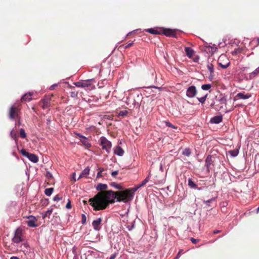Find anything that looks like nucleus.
<instances>
[{"label": "nucleus", "mask_w": 259, "mask_h": 259, "mask_svg": "<svg viewBox=\"0 0 259 259\" xmlns=\"http://www.w3.org/2000/svg\"><path fill=\"white\" fill-rule=\"evenodd\" d=\"M140 188L138 185L133 188L122 191L114 192L110 190L101 194H98V210L106 208L109 203H113L115 199L117 201L124 202L131 200L135 192Z\"/></svg>", "instance_id": "f257e3e1"}, {"label": "nucleus", "mask_w": 259, "mask_h": 259, "mask_svg": "<svg viewBox=\"0 0 259 259\" xmlns=\"http://www.w3.org/2000/svg\"><path fill=\"white\" fill-rule=\"evenodd\" d=\"M21 108L19 104H14L10 107L9 110L8 115L11 120L19 118L20 116Z\"/></svg>", "instance_id": "f03ea898"}, {"label": "nucleus", "mask_w": 259, "mask_h": 259, "mask_svg": "<svg viewBox=\"0 0 259 259\" xmlns=\"http://www.w3.org/2000/svg\"><path fill=\"white\" fill-rule=\"evenodd\" d=\"M100 145L102 149L105 150L107 153H109L111 148V143L105 137H102L100 138Z\"/></svg>", "instance_id": "7ed1b4c3"}, {"label": "nucleus", "mask_w": 259, "mask_h": 259, "mask_svg": "<svg viewBox=\"0 0 259 259\" xmlns=\"http://www.w3.org/2000/svg\"><path fill=\"white\" fill-rule=\"evenodd\" d=\"M218 63L222 68L226 69L230 65V62L226 55H222L218 59Z\"/></svg>", "instance_id": "20e7f679"}, {"label": "nucleus", "mask_w": 259, "mask_h": 259, "mask_svg": "<svg viewBox=\"0 0 259 259\" xmlns=\"http://www.w3.org/2000/svg\"><path fill=\"white\" fill-rule=\"evenodd\" d=\"M22 230L20 228H17L15 232V235L12 239L13 242L16 243H19L23 241Z\"/></svg>", "instance_id": "39448f33"}, {"label": "nucleus", "mask_w": 259, "mask_h": 259, "mask_svg": "<svg viewBox=\"0 0 259 259\" xmlns=\"http://www.w3.org/2000/svg\"><path fill=\"white\" fill-rule=\"evenodd\" d=\"M53 96V95L51 96H46L44 99L41 100L39 103V105L41 106L44 109L48 108L50 106L51 101Z\"/></svg>", "instance_id": "423d86ee"}, {"label": "nucleus", "mask_w": 259, "mask_h": 259, "mask_svg": "<svg viewBox=\"0 0 259 259\" xmlns=\"http://www.w3.org/2000/svg\"><path fill=\"white\" fill-rule=\"evenodd\" d=\"M20 152L24 156L27 157L32 162L36 163L38 161V157L35 154L30 153L24 149H22Z\"/></svg>", "instance_id": "0eeeda50"}, {"label": "nucleus", "mask_w": 259, "mask_h": 259, "mask_svg": "<svg viewBox=\"0 0 259 259\" xmlns=\"http://www.w3.org/2000/svg\"><path fill=\"white\" fill-rule=\"evenodd\" d=\"M82 202L84 204H88V203L94 208V210L95 211L97 210V194H96L94 197L89 199V201L83 200Z\"/></svg>", "instance_id": "6e6552de"}, {"label": "nucleus", "mask_w": 259, "mask_h": 259, "mask_svg": "<svg viewBox=\"0 0 259 259\" xmlns=\"http://www.w3.org/2000/svg\"><path fill=\"white\" fill-rule=\"evenodd\" d=\"M197 94V90L194 85L189 87L186 90V96L188 98H193Z\"/></svg>", "instance_id": "1a4fd4ad"}, {"label": "nucleus", "mask_w": 259, "mask_h": 259, "mask_svg": "<svg viewBox=\"0 0 259 259\" xmlns=\"http://www.w3.org/2000/svg\"><path fill=\"white\" fill-rule=\"evenodd\" d=\"M29 220L27 222V224L29 227H36L38 225L36 224L37 222L36 218L33 215H29L27 217Z\"/></svg>", "instance_id": "9d476101"}, {"label": "nucleus", "mask_w": 259, "mask_h": 259, "mask_svg": "<svg viewBox=\"0 0 259 259\" xmlns=\"http://www.w3.org/2000/svg\"><path fill=\"white\" fill-rule=\"evenodd\" d=\"M251 97V95L249 94H245V93H238L236 96L234 98V101H236L238 99H247Z\"/></svg>", "instance_id": "9b49d317"}, {"label": "nucleus", "mask_w": 259, "mask_h": 259, "mask_svg": "<svg viewBox=\"0 0 259 259\" xmlns=\"http://www.w3.org/2000/svg\"><path fill=\"white\" fill-rule=\"evenodd\" d=\"M91 80H88L84 81H78L75 82L74 84H75V86L77 87H87L89 88V89H90V87H91V85L90 83H89V82H90Z\"/></svg>", "instance_id": "f8f14e48"}, {"label": "nucleus", "mask_w": 259, "mask_h": 259, "mask_svg": "<svg viewBox=\"0 0 259 259\" xmlns=\"http://www.w3.org/2000/svg\"><path fill=\"white\" fill-rule=\"evenodd\" d=\"M205 166L206 168V170L207 172H209L210 165L213 163V161L212 160V156H211V155L207 156L205 159Z\"/></svg>", "instance_id": "ddd939ff"}, {"label": "nucleus", "mask_w": 259, "mask_h": 259, "mask_svg": "<svg viewBox=\"0 0 259 259\" xmlns=\"http://www.w3.org/2000/svg\"><path fill=\"white\" fill-rule=\"evenodd\" d=\"M33 93L29 92L24 94L21 98V102H29L32 100V96Z\"/></svg>", "instance_id": "4468645a"}, {"label": "nucleus", "mask_w": 259, "mask_h": 259, "mask_svg": "<svg viewBox=\"0 0 259 259\" xmlns=\"http://www.w3.org/2000/svg\"><path fill=\"white\" fill-rule=\"evenodd\" d=\"M77 136L80 138V141L82 145H84L86 147H89L91 146V144L89 143V140L87 138L80 134H78Z\"/></svg>", "instance_id": "2eb2a0df"}, {"label": "nucleus", "mask_w": 259, "mask_h": 259, "mask_svg": "<svg viewBox=\"0 0 259 259\" xmlns=\"http://www.w3.org/2000/svg\"><path fill=\"white\" fill-rule=\"evenodd\" d=\"M207 68L208 69V70L210 72V75H209V78L210 79H212L213 77V76H214V68H213V66L212 65V64H210V63H208L207 65Z\"/></svg>", "instance_id": "dca6fc26"}, {"label": "nucleus", "mask_w": 259, "mask_h": 259, "mask_svg": "<svg viewBox=\"0 0 259 259\" xmlns=\"http://www.w3.org/2000/svg\"><path fill=\"white\" fill-rule=\"evenodd\" d=\"M185 51L187 57H189V58H191L194 54V50L189 47H186L185 48Z\"/></svg>", "instance_id": "f3484780"}, {"label": "nucleus", "mask_w": 259, "mask_h": 259, "mask_svg": "<svg viewBox=\"0 0 259 259\" xmlns=\"http://www.w3.org/2000/svg\"><path fill=\"white\" fill-rule=\"evenodd\" d=\"M114 152L115 154L120 156H122L124 154L123 150L119 146H117L115 147V148L114 150Z\"/></svg>", "instance_id": "a211bd4d"}, {"label": "nucleus", "mask_w": 259, "mask_h": 259, "mask_svg": "<svg viewBox=\"0 0 259 259\" xmlns=\"http://www.w3.org/2000/svg\"><path fill=\"white\" fill-rule=\"evenodd\" d=\"M107 188V186L106 184H98V190H101V192H98V194H101L103 192H107L108 191H104Z\"/></svg>", "instance_id": "6ab92c4d"}, {"label": "nucleus", "mask_w": 259, "mask_h": 259, "mask_svg": "<svg viewBox=\"0 0 259 259\" xmlns=\"http://www.w3.org/2000/svg\"><path fill=\"white\" fill-rule=\"evenodd\" d=\"M222 121V117L221 116H216L212 118L210 122L213 123H219Z\"/></svg>", "instance_id": "aec40b11"}, {"label": "nucleus", "mask_w": 259, "mask_h": 259, "mask_svg": "<svg viewBox=\"0 0 259 259\" xmlns=\"http://www.w3.org/2000/svg\"><path fill=\"white\" fill-rule=\"evenodd\" d=\"M89 171L90 169H89L88 168H85L80 174L78 180L81 178L86 177L89 174Z\"/></svg>", "instance_id": "412c9836"}, {"label": "nucleus", "mask_w": 259, "mask_h": 259, "mask_svg": "<svg viewBox=\"0 0 259 259\" xmlns=\"http://www.w3.org/2000/svg\"><path fill=\"white\" fill-rule=\"evenodd\" d=\"M174 31L171 29H166L164 30V34L167 36H171L174 35Z\"/></svg>", "instance_id": "4be33fe9"}, {"label": "nucleus", "mask_w": 259, "mask_h": 259, "mask_svg": "<svg viewBox=\"0 0 259 259\" xmlns=\"http://www.w3.org/2000/svg\"><path fill=\"white\" fill-rule=\"evenodd\" d=\"M10 136L15 141L16 144L17 145L18 136L17 133L14 130H12L10 133Z\"/></svg>", "instance_id": "5701e85b"}, {"label": "nucleus", "mask_w": 259, "mask_h": 259, "mask_svg": "<svg viewBox=\"0 0 259 259\" xmlns=\"http://www.w3.org/2000/svg\"><path fill=\"white\" fill-rule=\"evenodd\" d=\"M259 75V67L249 74L250 77H254Z\"/></svg>", "instance_id": "b1692460"}, {"label": "nucleus", "mask_w": 259, "mask_h": 259, "mask_svg": "<svg viewBox=\"0 0 259 259\" xmlns=\"http://www.w3.org/2000/svg\"><path fill=\"white\" fill-rule=\"evenodd\" d=\"M54 188H50L46 189L45 190V194L48 196H50L52 195V193L53 192Z\"/></svg>", "instance_id": "393cba45"}, {"label": "nucleus", "mask_w": 259, "mask_h": 259, "mask_svg": "<svg viewBox=\"0 0 259 259\" xmlns=\"http://www.w3.org/2000/svg\"><path fill=\"white\" fill-rule=\"evenodd\" d=\"M188 185L189 187L191 188H195L196 187V185L195 183L191 179H189L188 180Z\"/></svg>", "instance_id": "a878e982"}, {"label": "nucleus", "mask_w": 259, "mask_h": 259, "mask_svg": "<svg viewBox=\"0 0 259 259\" xmlns=\"http://www.w3.org/2000/svg\"><path fill=\"white\" fill-rule=\"evenodd\" d=\"M228 152L232 157H236L239 153V150L238 149H235L233 150H230Z\"/></svg>", "instance_id": "bb28decb"}, {"label": "nucleus", "mask_w": 259, "mask_h": 259, "mask_svg": "<svg viewBox=\"0 0 259 259\" xmlns=\"http://www.w3.org/2000/svg\"><path fill=\"white\" fill-rule=\"evenodd\" d=\"M52 211H53L52 209H49L47 211H46L44 213H42V218L44 219L47 217H50V215L52 213Z\"/></svg>", "instance_id": "cd10ccee"}, {"label": "nucleus", "mask_w": 259, "mask_h": 259, "mask_svg": "<svg viewBox=\"0 0 259 259\" xmlns=\"http://www.w3.org/2000/svg\"><path fill=\"white\" fill-rule=\"evenodd\" d=\"M211 87V85L210 84H205L201 85V89L205 91L209 90Z\"/></svg>", "instance_id": "c85d7f7f"}, {"label": "nucleus", "mask_w": 259, "mask_h": 259, "mask_svg": "<svg viewBox=\"0 0 259 259\" xmlns=\"http://www.w3.org/2000/svg\"><path fill=\"white\" fill-rule=\"evenodd\" d=\"M20 136L21 138L25 139L26 137V134L23 128H21L20 130Z\"/></svg>", "instance_id": "c756f323"}, {"label": "nucleus", "mask_w": 259, "mask_h": 259, "mask_svg": "<svg viewBox=\"0 0 259 259\" xmlns=\"http://www.w3.org/2000/svg\"><path fill=\"white\" fill-rule=\"evenodd\" d=\"M207 94H206L205 96H204L203 97H201V98H198L197 99L201 103H204L205 101H206V98H207Z\"/></svg>", "instance_id": "7c9ffc66"}, {"label": "nucleus", "mask_w": 259, "mask_h": 259, "mask_svg": "<svg viewBox=\"0 0 259 259\" xmlns=\"http://www.w3.org/2000/svg\"><path fill=\"white\" fill-rule=\"evenodd\" d=\"M111 185L117 189H118V190H122L123 189L122 187L119 184L113 183L111 184Z\"/></svg>", "instance_id": "2f4dec72"}, {"label": "nucleus", "mask_w": 259, "mask_h": 259, "mask_svg": "<svg viewBox=\"0 0 259 259\" xmlns=\"http://www.w3.org/2000/svg\"><path fill=\"white\" fill-rule=\"evenodd\" d=\"M191 152L189 149L186 148L183 151V154L186 156H189L190 155Z\"/></svg>", "instance_id": "473e14b6"}, {"label": "nucleus", "mask_w": 259, "mask_h": 259, "mask_svg": "<svg viewBox=\"0 0 259 259\" xmlns=\"http://www.w3.org/2000/svg\"><path fill=\"white\" fill-rule=\"evenodd\" d=\"M149 180V178L148 177H146L145 179L140 184H139V186L140 187H142V186H144Z\"/></svg>", "instance_id": "72a5a7b5"}, {"label": "nucleus", "mask_w": 259, "mask_h": 259, "mask_svg": "<svg viewBox=\"0 0 259 259\" xmlns=\"http://www.w3.org/2000/svg\"><path fill=\"white\" fill-rule=\"evenodd\" d=\"M127 113H128V112H127V110L120 111L118 113V116H126L127 114Z\"/></svg>", "instance_id": "f704fd0d"}, {"label": "nucleus", "mask_w": 259, "mask_h": 259, "mask_svg": "<svg viewBox=\"0 0 259 259\" xmlns=\"http://www.w3.org/2000/svg\"><path fill=\"white\" fill-rule=\"evenodd\" d=\"M21 116L19 117V118H16L15 119H14L15 120H17V122H16L15 123V125H18V126H20L21 124Z\"/></svg>", "instance_id": "c9c22d12"}, {"label": "nucleus", "mask_w": 259, "mask_h": 259, "mask_svg": "<svg viewBox=\"0 0 259 259\" xmlns=\"http://www.w3.org/2000/svg\"><path fill=\"white\" fill-rule=\"evenodd\" d=\"M87 218L84 214H82L81 215V222L83 224H85L86 222Z\"/></svg>", "instance_id": "e433bc0d"}, {"label": "nucleus", "mask_w": 259, "mask_h": 259, "mask_svg": "<svg viewBox=\"0 0 259 259\" xmlns=\"http://www.w3.org/2000/svg\"><path fill=\"white\" fill-rule=\"evenodd\" d=\"M61 199L62 197H60L59 195H56L53 198V200L55 201H58Z\"/></svg>", "instance_id": "4c0bfd02"}, {"label": "nucleus", "mask_w": 259, "mask_h": 259, "mask_svg": "<svg viewBox=\"0 0 259 259\" xmlns=\"http://www.w3.org/2000/svg\"><path fill=\"white\" fill-rule=\"evenodd\" d=\"M214 200H215V199L213 198H211V199H209L208 200H206V201L204 200L203 201V202L204 203H205L206 205H209V203H210L212 201H214Z\"/></svg>", "instance_id": "58836bf2"}, {"label": "nucleus", "mask_w": 259, "mask_h": 259, "mask_svg": "<svg viewBox=\"0 0 259 259\" xmlns=\"http://www.w3.org/2000/svg\"><path fill=\"white\" fill-rule=\"evenodd\" d=\"M164 123L166 126L171 127L174 128H176V127L174 125H173L172 124H171L170 122H169L168 121H165Z\"/></svg>", "instance_id": "ea45409f"}, {"label": "nucleus", "mask_w": 259, "mask_h": 259, "mask_svg": "<svg viewBox=\"0 0 259 259\" xmlns=\"http://www.w3.org/2000/svg\"><path fill=\"white\" fill-rule=\"evenodd\" d=\"M148 32H150V33L151 34H157L158 32H157V30H155L153 29H149L148 30H147Z\"/></svg>", "instance_id": "a19ab883"}, {"label": "nucleus", "mask_w": 259, "mask_h": 259, "mask_svg": "<svg viewBox=\"0 0 259 259\" xmlns=\"http://www.w3.org/2000/svg\"><path fill=\"white\" fill-rule=\"evenodd\" d=\"M93 226L95 230H97V220H94L93 221Z\"/></svg>", "instance_id": "79ce46f5"}, {"label": "nucleus", "mask_w": 259, "mask_h": 259, "mask_svg": "<svg viewBox=\"0 0 259 259\" xmlns=\"http://www.w3.org/2000/svg\"><path fill=\"white\" fill-rule=\"evenodd\" d=\"M66 207L67 209H70L71 208V201L70 200H68V202L66 205Z\"/></svg>", "instance_id": "37998d69"}, {"label": "nucleus", "mask_w": 259, "mask_h": 259, "mask_svg": "<svg viewBox=\"0 0 259 259\" xmlns=\"http://www.w3.org/2000/svg\"><path fill=\"white\" fill-rule=\"evenodd\" d=\"M117 253H114L113 254H112L109 258L108 259H115V258L117 256Z\"/></svg>", "instance_id": "c03bdc74"}, {"label": "nucleus", "mask_w": 259, "mask_h": 259, "mask_svg": "<svg viewBox=\"0 0 259 259\" xmlns=\"http://www.w3.org/2000/svg\"><path fill=\"white\" fill-rule=\"evenodd\" d=\"M77 93L76 92H72L71 93V96L72 97H75L77 96Z\"/></svg>", "instance_id": "a18cd8bd"}, {"label": "nucleus", "mask_w": 259, "mask_h": 259, "mask_svg": "<svg viewBox=\"0 0 259 259\" xmlns=\"http://www.w3.org/2000/svg\"><path fill=\"white\" fill-rule=\"evenodd\" d=\"M220 102L222 104H226V102H227V100L226 99V98H223L221 99L220 100Z\"/></svg>", "instance_id": "49530a36"}, {"label": "nucleus", "mask_w": 259, "mask_h": 259, "mask_svg": "<svg viewBox=\"0 0 259 259\" xmlns=\"http://www.w3.org/2000/svg\"><path fill=\"white\" fill-rule=\"evenodd\" d=\"M118 173V171H114L112 172L111 176L113 177H115Z\"/></svg>", "instance_id": "de8ad7c7"}, {"label": "nucleus", "mask_w": 259, "mask_h": 259, "mask_svg": "<svg viewBox=\"0 0 259 259\" xmlns=\"http://www.w3.org/2000/svg\"><path fill=\"white\" fill-rule=\"evenodd\" d=\"M191 241H192V243H193L194 244H196L197 243V242H198V240H196L193 238H191Z\"/></svg>", "instance_id": "09e8293b"}, {"label": "nucleus", "mask_w": 259, "mask_h": 259, "mask_svg": "<svg viewBox=\"0 0 259 259\" xmlns=\"http://www.w3.org/2000/svg\"><path fill=\"white\" fill-rule=\"evenodd\" d=\"M133 45V42H130L128 44H127L125 47V48H130L131 47H132Z\"/></svg>", "instance_id": "8fccbe9b"}, {"label": "nucleus", "mask_w": 259, "mask_h": 259, "mask_svg": "<svg viewBox=\"0 0 259 259\" xmlns=\"http://www.w3.org/2000/svg\"><path fill=\"white\" fill-rule=\"evenodd\" d=\"M181 251H182V250L179 251V252H178V253L177 256L176 257L175 259H178L180 257V256L181 255Z\"/></svg>", "instance_id": "3c124183"}, {"label": "nucleus", "mask_w": 259, "mask_h": 259, "mask_svg": "<svg viewBox=\"0 0 259 259\" xmlns=\"http://www.w3.org/2000/svg\"><path fill=\"white\" fill-rule=\"evenodd\" d=\"M57 85V84H53L50 87V89L51 90H54L55 89V87H56Z\"/></svg>", "instance_id": "603ef678"}, {"label": "nucleus", "mask_w": 259, "mask_h": 259, "mask_svg": "<svg viewBox=\"0 0 259 259\" xmlns=\"http://www.w3.org/2000/svg\"><path fill=\"white\" fill-rule=\"evenodd\" d=\"M10 259H20L19 257H16V256H12L11 257Z\"/></svg>", "instance_id": "864d4df0"}, {"label": "nucleus", "mask_w": 259, "mask_h": 259, "mask_svg": "<svg viewBox=\"0 0 259 259\" xmlns=\"http://www.w3.org/2000/svg\"><path fill=\"white\" fill-rule=\"evenodd\" d=\"M219 232H220V231H219V230H216V231H214L213 233H214V234H217V233H219Z\"/></svg>", "instance_id": "5fc2aeb1"}, {"label": "nucleus", "mask_w": 259, "mask_h": 259, "mask_svg": "<svg viewBox=\"0 0 259 259\" xmlns=\"http://www.w3.org/2000/svg\"><path fill=\"white\" fill-rule=\"evenodd\" d=\"M101 222V218H98V225L100 224Z\"/></svg>", "instance_id": "6e6d98bb"}, {"label": "nucleus", "mask_w": 259, "mask_h": 259, "mask_svg": "<svg viewBox=\"0 0 259 259\" xmlns=\"http://www.w3.org/2000/svg\"><path fill=\"white\" fill-rule=\"evenodd\" d=\"M32 110H33L34 112H36V110H35V108H34V107H32Z\"/></svg>", "instance_id": "4d7b16f0"}, {"label": "nucleus", "mask_w": 259, "mask_h": 259, "mask_svg": "<svg viewBox=\"0 0 259 259\" xmlns=\"http://www.w3.org/2000/svg\"><path fill=\"white\" fill-rule=\"evenodd\" d=\"M100 171H101V170H100V171H98V178L100 176Z\"/></svg>", "instance_id": "13d9d810"}, {"label": "nucleus", "mask_w": 259, "mask_h": 259, "mask_svg": "<svg viewBox=\"0 0 259 259\" xmlns=\"http://www.w3.org/2000/svg\"><path fill=\"white\" fill-rule=\"evenodd\" d=\"M257 41L258 44H259V38H258L257 39Z\"/></svg>", "instance_id": "bf43d9fd"}, {"label": "nucleus", "mask_w": 259, "mask_h": 259, "mask_svg": "<svg viewBox=\"0 0 259 259\" xmlns=\"http://www.w3.org/2000/svg\"><path fill=\"white\" fill-rule=\"evenodd\" d=\"M93 88L95 89V86L94 85L93 87L91 88V89H93Z\"/></svg>", "instance_id": "052dcab7"}, {"label": "nucleus", "mask_w": 259, "mask_h": 259, "mask_svg": "<svg viewBox=\"0 0 259 259\" xmlns=\"http://www.w3.org/2000/svg\"><path fill=\"white\" fill-rule=\"evenodd\" d=\"M73 179H74V181H76V180L75 178H74V177H73Z\"/></svg>", "instance_id": "680f3d73"}]
</instances>
